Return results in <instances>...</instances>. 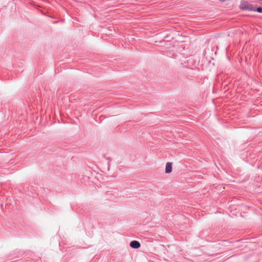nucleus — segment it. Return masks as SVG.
<instances>
[{
	"instance_id": "obj_4",
	"label": "nucleus",
	"mask_w": 262,
	"mask_h": 262,
	"mask_svg": "<svg viewBox=\"0 0 262 262\" xmlns=\"http://www.w3.org/2000/svg\"><path fill=\"white\" fill-rule=\"evenodd\" d=\"M247 10H250V11H255V8H254L253 6L251 4H249L248 8Z\"/></svg>"
},
{
	"instance_id": "obj_1",
	"label": "nucleus",
	"mask_w": 262,
	"mask_h": 262,
	"mask_svg": "<svg viewBox=\"0 0 262 262\" xmlns=\"http://www.w3.org/2000/svg\"><path fill=\"white\" fill-rule=\"evenodd\" d=\"M172 163L171 162H167L166 164V167H165V173H170L172 171Z\"/></svg>"
},
{
	"instance_id": "obj_5",
	"label": "nucleus",
	"mask_w": 262,
	"mask_h": 262,
	"mask_svg": "<svg viewBox=\"0 0 262 262\" xmlns=\"http://www.w3.org/2000/svg\"><path fill=\"white\" fill-rule=\"evenodd\" d=\"M257 12L259 13H262V8L261 7H258L256 10Z\"/></svg>"
},
{
	"instance_id": "obj_2",
	"label": "nucleus",
	"mask_w": 262,
	"mask_h": 262,
	"mask_svg": "<svg viewBox=\"0 0 262 262\" xmlns=\"http://www.w3.org/2000/svg\"><path fill=\"white\" fill-rule=\"evenodd\" d=\"M140 244L137 241H133L130 243V246L135 249H138L140 247Z\"/></svg>"
},
{
	"instance_id": "obj_6",
	"label": "nucleus",
	"mask_w": 262,
	"mask_h": 262,
	"mask_svg": "<svg viewBox=\"0 0 262 262\" xmlns=\"http://www.w3.org/2000/svg\"><path fill=\"white\" fill-rule=\"evenodd\" d=\"M220 1H222V2H224V1H225V0H220Z\"/></svg>"
},
{
	"instance_id": "obj_3",
	"label": "nucleus",
	"mask_w": 262,
	"mask_h": 262,
	"mask_svg": "<svg viewBox=\"0 0 262 262\" xmlns=\"http://www.w3.org/2000/svg\"><path fill=\"white\" fill-rule=\"evenodd\" d=\"M249 3L245 1H243L241 2L240 7L242 9H246L247 10L249 5Z\"/></svg>"
}]
</instances>
